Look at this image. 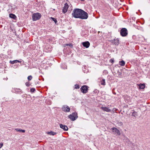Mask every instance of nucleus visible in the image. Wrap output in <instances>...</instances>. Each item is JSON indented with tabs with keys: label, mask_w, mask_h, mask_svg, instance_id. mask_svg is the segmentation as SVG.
Masks as SVG:
<instances>
[{
	"label": "nucleus",
	"mask_w": 150,
	"mask_h": 150,
	"mask_svg": "<svg viewBox=\"0 0 150 150\" xmlns=\"http://www.w3.org/2000/svg\"><path fill=\"white\" fill-rule=\"evenodd\" d=\"M51 18L56 23H57V21L56 18L52 17H51Z\"/></svg>",
	"instance_id": "26"
},
{
	"label": "nucleus",
	"mask_w": 150,
	"mask_h": 150,
	"mask_svg": "<svg viewBox=\"0 0 150 150\" xmlns=\"http://www.w3.org/2000/svg\"><path fill=\"white\" fill-rule=\"evenodd\" d=\"M52 40V38H50L48 39V41L50 43H51V42Z\"/></svg>",
	"instance_id": "28"
},
{
	"label": "nucleus",
	"mask_w": 150,
	"mask_h": 150,
	"mask_svg": "<svg viewBox=\"0 0 150 150\" xmlns=\"http://www.w3.org/2000/svg\"><path fill=\"white\" fill-rule=\"evenodd\" d=\"M110 62L111 63H113L114 62V59H111L110 61Z\"/></svg>",
	"instance_id": "31"
},
{
	"label": "nucleus",
	"mask_w": 150,
	"mask_h": 150,
	"mask_svg": "<svg viewBox=\"0 0 150 150\" xmlns=\"http://www.w3.org/2000/svg\"><path fill=\"white\" fill-rule=\"evenodd\" d=\"M41 15L40 13H38V20L41 17Z\"/></svg>",
	"instance_id": "29"
},
{
	"label": "nucleus",
	"mask_w": 150,
	"mask_h": 150,
	"mask_svg": "<svg viewBox=\"0 0 150 150\" xmlns=\"http://www.w3.org/2000/svg\"><path fill=\"white\" fill-rule=\"evenodd\" d=\"M9 17L14 19H16V16L14 14L12 13H10L9 15Z\"/></svg>",
	"instance_id": "17"
},
{
	"label": "nucleus",
	"mask_w": 150,
	"mask_h": 150,
	"mask_svg": "<svg viewBox=\"0 0 150 150\" xmlns=\"http://www.w3.org/2000/svg\"><path fill=\"white\" fill-rule=\"evenodd\" d=\"M69 7V5L67 3L64 4V6L62 10V12L65 13L67 11L68 8Z\"/></svg>",
	"instance_id": "7"
},
{
	"label": "nucleus",
	"mask_w": 150,
	"mask_h": 150,
	"mask_svg": "<svg viewBox=\"0 0 150 150\" xmlns=\"http://www.w3.org/2000/svg\"><path fill=\"white\" fill-rule=\"evenodd\" d=\"M112 130V132L114 133V134H117V135H120V133L119 130L115 127H113L111 129Z\"/></svg>",
	"instance_id": "8"
},
{
	"label": "nucleus",
	"mask_w": 150,
	"mask_h": 150,
	"mask_svg": "<svg viewBox=\"0 0 150 150\" xmlns=\"http://www.w3.org/2000/svg\"><path fill=\"white\" fill-rule=\"evenodd\" d=\"M25 84L26 86L27 87H29L31 85V83L29 82H26Z\"/></svg>",
	"instance_id": "23"
},
{
	"label": "nucleus",
	"mask_w": 150,
	"mask_h": 150,
	"mask_svg": "<svg viewBox=\"0 0 150 150\" xmlns=\"http://www.w3.org/2000/svg\"><path fill=\"white\" fill-rule=\"evenodd\" d=\"M32 79V76L31 75L29 76L28 77V79L29 81H30Z\"/></svg>",
	"instance_id": "25"
},
{
	"label": "nucleus",
	"mask_w": 150,
	"mask_h": 150,
	"mask_svg": "<svg viewBox=\"0 0 150 150\" xmlns=\"http://www.w3.org/2000/svg\"><path fill=\"white\" fill-rule=\"evenodd\" d=\"M101 84L102 85H105V79H103L101 81Z\"/></svg>",
	"instance_id": "22"
},
{
	"label": "nucleus",
	"mask_w": 150,
	"mask_h": 150,
	"mask_svg": "<svg viewBox=\"0 0 150 150\" xmlns=\"http://www.w3.org/2000/svg\"><path fill=\"white\" fill-rule=\"evenodd\" d=\"M74 88L76 89H79L80 88L78 84H75L74 85Z\"/></svg>",
	"instance_id": "24"
},
{
	"label": "nucleus",
	"mask_w": 150,
	"mask_h": 150,
	"mask_svg": "<svg viewBox=\"0 0 150 150\" xmlns=\"http://www.w3.org/2000/svg\"><path fill=\"white\" fill-rule=\"evenodd\" d=\"M21 61L16 60L12 61H10L9 62L11 64H13L15 63H17V62L21 63Z\"/></svg>",
	"instance_id": "16"
},
{
	"label": "nucleus",
	"mask_w": 150,
	"mask_h": 150,
	"mask_svg": "<svg viewBox=\"0 0 150 150\" xmlns=\"http://www.w3.org/2000/svg\"><path fill=\"white\" fill-rule=\"evenodd\" d=\"M101 109L103 111H106L107 112H111L110 109L107 107H101Z\"/></svg>",
	"instance_id": "9"
},
{
	"label": "nucleus",
	"mask_w": 150,
	"mask_h": 150,
	"mask_svg": "<svg viewBox=\"0 0 150 150\" xmlns=\"http://www.w3.org/2000/svg\"><path fill=\"white\" fill-rule=\"evenodd\" d=\"M119 64L122 66H123L125 64V62L124 61L122 60L119 62Z\"/></svg>",
	"instance_id": "19"
},
{
	"label": "nucleus",
	"mask_w": 150,
	"mask_h": 150,
	"mask_svg": "<svg viewBox=\"0 0 150 150\" xmlns=\"http://www.w3.org/2000/svg\"><path fill=\"white\" fill-rule=\"evenodd\" d=\"M66 45H69L71 47H73V45L71 44H66Z\"/></svg>",
	"instance_id": "30"
},
{
	"label": "nucleus",
	"mask_w": 150,
	"mask_h": 150,
	"mask_svg": "<svg viewBox=\"0 0 150 150\" xmlns=\"http://www.w3.org/2000/svg\"><path fill=\"white\" fill-rule=\"evenodd\" d=\"M48 134H50V135H54L56 134V133L54 132L53 131H51L50 132H47Z\"/></svg>",
	"instance_id": "20"
},
{
	"label": "nucleus",
	"mask_w": 150,
	"mask_h": 150,
	"mask_svg": "<svg viewBox=\"0 0 150 150\" xmlns=\"http://www.w3.org/2000/svg\"><path fill=\"white\" fill-rule=\"evenodd\" d=\"M14 90L15 93H17L21 94L22 92V90L19 88H14Z\"/></svg>",
	"instance_id": "12"
},
{
	"label": "nucleus",
	"mask_w": 150,
	"mask_h": 150,
	"mask_svg": "<svg viewBox=\"0 0 150 150\" xmlns=\"http://www.w3.org/2000/svg\"><path fill=\"white\" fill-rule=\"evenodd\" d=\"M35 91V89L34 88H32L30 89V91L32 93L34 92Z\"/></svg>",
	"instance_id": "27"
},
{
	"label": "nucleus",
	"mask_w": 150,
	"mask_h": 150,
	"mask_svg": "<svg viewBox=\"0 0 150 150\" xmlns=\"http://www.w3.org/2000/svg\"><path fill=\"white\" fill-rule=\"evenodd\" d=\"M49 50H48L51 51V49H52V47L51 46H50V48L49 47Z\"/></svg>",
	"instance_id": "33"
},
{
	"label": "nucleus",
	"mask_w": 150,
	"mask_h": 150,
	"mask_svg": "<svg viewBox=\"0 0 150 150\" xmlns=\"http://www.w3.org/2000/svg\"><path fill=\"white\" fill-rule=\"evenodd\" d=\"M3 146V143H0V149Z\"/></svg>",
	"instance_id": "32"
},
{
	"label": "nucleus",
	"mask_w": 150,
	"mask_h": 150,
	"mask_svg": "<svg viewBox=\"0 0 150 150\" xmlns=\"http://www.w3.org/2000/svg\"><path fill=\"white\" fill-rule=\"evenodd\" d=\"M68 117L72 121H74L78 118V116L77 113L74 112L69 115Z\"/></svg>",
	"instance_id": "3"
},
{
	"label": "nucleus",
	"mask_w": 150,
	"mask_h": 150,
	"mask_svg": "<svg viewBox=\"0 0 150 150\" xmlns=\"http://www.w3.org/2000/svg\"><path fill=\"white\" fill-rule=\"evenodd\" d=\"M82 44L83 46L86 48H88L90 45V43L88 41L83 42Z\"/></svg>",
	"instance_id": "11"
},
{
	"label": "nucleus",
	"mask_w": 150,
	"mask_h": 150,
	"mask_svg": "<svg viewBox=\"0 0 150 150\" xmlns=\"http://www.w3.org/2000/svg\"><path fill=\"white\" fill-rule=\"evenodd\" d=\"M63 111L66 112H68L70 111V108L67 105H63L62 108Z\"/></svg>",
	"instance_id": "6"
},
{
	"label": "nucleus",
	"mask_w": 150,
	"mask_h": 150,
	"mask_svg": "<svg viewBox=\"0 0 150 150\" xmlns=\"http://www.w3.org/2000/svg\"><path fill=\"white\" fill-rule=\"evenodd\" d=\"M59 126L64 131H67L68 130V128L67 126L66 125H63L62 124H60Z\"/></svg>",
	"instance_id": "10"
},
{
	"label": "nucleus",
	"mask_w": 150,
	"mask_h": 150,
	"mask_svg": "<svg viewBox=\"0 0 150 150\" xmlns=\"http://www.w3.org/2000/svg\"><path fill=\"white\" fill-rule=\"evenodd\" d=\"M121 76V74L120 73H119V74H118V76L119 77H120Z\"/></svg>",
	"instance_id": "34"
},
{
	"label": "nucleus",
	"mask_w": 150,
	"mask_h": 150,
	"mask_svg": "<svg viewBox=\"0 0 150 150\" xmlns=\"http://www.w3.org/2000/svg\"><path fill=\"white\" fill-rule=\"evenodd\" d=\"M112 42L115 45H118L119 44V40L118 39H115L112 40Z\"/></svg>",
	"instance_id": "13"
},
{
	"label": "nucleus",
	"mask_w": 150,
	"mask_h": 150,
	"mask_svg": "<svg viewBox=\"0 0 150 150\" xmlns=\"http://www.w3.org/2000/svg\"><path fill=\"white\" fill-rule=\"evenodd\" d=\"M15 130L17 131V132H22L24 133L25 132V130H23L20 129H15Z\"/></svg>",
	"instance_id": "21"
},
{
	"label": "nucleus",
	"mask_w": 150,
	"mask_h": 150,
	"mask_svg": "<svg viewBox=\"0 0 150 150\" xmlns=\"http://www.w3.org/2000/svg\"><path fill=\"white\" fill-rule=\"evenodd\" d=\"M139 86V89H143L145 88V85L144 83H140L139 84H138Z\"/></svg>",
	"instance_id": "15"
},
{
	"label": "nucleus",
	"mask_w": 150,
	"mask_h": 150,
	"mask_svg": "<svg viewBox=\"0 0 150 150\" xmlns=\"http://www.w3.org/2000/svg\"><path fill=\"white\" fill-rule=\"evenodd\" d=\"M120 35L123 37L126 36L127 35V30L126 28H122L120 30Z\"/></svg>",
	"instance_id": "5"
},
{
	"label": "nucleus",
	"mask_w": 150,
	"mask_h": 150,
	"mask_svg": "<svg viewBox=\"0 0 150 150\" xmlns=\"http://www.w3.org/2000/svg\"><path fill=\"white\" fill-rule=\"evenodd\" d=\"M81 14L79 16V18L82 19H87L88 17V14L87 13L82 10Z\"/></svg>",
	"instance_id": "2"
},
{
	"label": "nucleus",
	"mask_w": 150,
	"mask_h": 150,
	"mask_svg": "<svg viewBox=\"0 0 150 150\" xmlns=\"http://www.w3.org/2000/svg\"><path fill=\"white\" fill-rule=\"evenodd\" d=\"M133 112H132V116L135 117H137L138 115L137 112L134 110H133Z\"/></svg>",
	"instance_id": "18"
},
{
	"label": "nucleus",
	"mask_w": 150,
	"mask_h": 150,
	"mask_svg": "<svg viewBox=\"0 0 150 150\" xmlns=\"http://www.w3.org/2000/svg\"><path fill=\"white\" fill-rule=\"evenodd\" d=\"M88 87L86 85L83 86L81 88V91L84 94L86 93L88 90Z\"/></svg>",
	"instance_id": "4"
},
{
	"label": "nucleus",
	"mask_w": 150,
	"mask_h": 150,
	"mask_svg": "<svg viewBox=\"0 0 150 150\" xmlns=\"http://www.w3.org/2000/svg\"><path fill=\"white\" fill-rule=\"evenodd\" d=\"M82 10L81 9L79 8L74 9L72 13V16L75 18H79V16L81 13Z\"/></svg>",
	"instance_id": "1"
},
{
	"label": "nucleus",
	"mask_w": 150,
	"mask_h": 150,
	"mask_svg": "<svg viewBox=\"0 0 150 150\" xmlns=\"http://www.w3.org/2000/svg\"><path fill=\"white\" fill-rule=\"evenodd\" d=\"M32 18L33 21H36L38 20V13L33 14Z\"/></svg>",
	"instance_id": "14"
}]
</instances>
